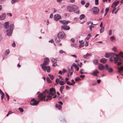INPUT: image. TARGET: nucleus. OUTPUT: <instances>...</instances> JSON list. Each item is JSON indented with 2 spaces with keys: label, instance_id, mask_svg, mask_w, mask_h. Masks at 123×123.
<instances>
[{
  "label": "nucleus",
  "instance_id": "nucleus-1",
  "mask_svg": "<svg viewBox=\"0 0 123 123\" xmlns=\"http://www.w3.org/2000/svg\"><path fill=\"white\" fill-rule=\"evenodd\" d=\"M49 91L47 90H45V91L43 92V93H40L38 96L39 99H40L42 101L44 100V101H46L45 98L46 97V95H44L48 93H49Z\"/></svg>",
  "mask_w": 123,
  "mask_h": 123
},
{
  "label": "nucleus",
  "instance_id": "nucleus-2",
  "mask_svg": "<svg viewBox=\"0 0 123 123\" xmlns=\"http://www.w3.org/2000/svg\"><path fill=\"white\" fill-rule=\"evenodd\" d=\"M113 53L114 55H111V57L110 58L109 60L110 61L112 62L113 60L114 61L115 58H116V57H114V55H115L116 57H118L119 55H120L122 58H123V53L122 52H120L118 54H116L114 53Z\"/></svg>",
  "mask_w": 123,
  "mask_h": 123
},
{
  "label": "nucleus",
  "instance_id": "nucleus-3",
  "mask_svg": "<svg viewBox=\"0 0 123 123\" xmlns=\"http://www.w3.org/2000/svg\"><path fill=\"white\" fill-rule=\"evenodd\" d=\"M13 26L14 25H11L10 26V29L7 30L6 32L7 36H10L11 35Z\"/></svg>",
  "mask_w": 123,
  "mask_h": 123
},
{
  "label": "nucleus",
  "instance_id": "nucleus-4",
  "mask_svg": "<svg viewBox=\"0 0 123 123\" xmlns=\"http://www.w3.org/2000/svg\"><path fill=\"white\" fill-rule=\"evenodd\" d=\"M47 65H42L41 66H42V68L43 69L45 72L46 70L48 73H49L50 71V67L49 66Z\"/></svg>",
  "mask_w": 123,
  "mask_h": 123
},
{
  "label": "nucleus",
  "instance_id": "nucleus-5",
  "mask_svg": "<svg viewBox=\"0 0 123 123\" xmlns=\"http://www.w3.org/2000/svg\"><path fill=\"white\" fill-rule=\"evenodd\" d=\"M49 94L51 95L52 96H54H54L56 97L57 95L55 94L56 91L55 89L54 88H51L49 89Z\"/></svg>",
  "mask_w": 123,
  "mask_h": 123
},
{
  "label": "nucleus",
  "instance_id": "nucleus-6",
  "mask_svg": "<svg viewBox=\"0 0 123 123\" xmlns=\"http://www.w3.org/2000/svg\"><path fill=\"white\" fill-rule=\"evenodd\" d=\"M58 37L59 38L64 39L66 37L65 34L64 32H60L58 34Z\"/></svg>",
  "mask_w": 123,
  "mask_h": 123
},
{
  "label": "nucleus",
  "instance_id": "nucleus-7",
  "mask_svg": "<svg viewBox=\"0 0 123 123\" xmlns=\"http://www.w3.org/2000/svg\"><path fill=\"white\" fill-rule=\"evenodd\" d=\"M49 60L48 58H44V62L43 63L41 64V66L47 65L49 64Z\"/></svg>",
  "mask_w": 123,
  "mask_h": 123
},
{
  "label": "nucleus",
  "instance_id": "nucleus-8",
  "mask_svg": "<svg viewBox=\"0 0 123 123\" xmlns=\"http://www.w3.org/2000/svg\"><path fill=\"white\" fill-rule=\"evenodd\" d=\"M93 13L94 14H98L99 12V9L98 7H95L92 8Z\"/></svg>",
  "mask_w": 123,
  "mask_h": 123
},
{
  "label": "nucleus",
  "instance_id": "nucleus-9",
  "mask_svg": "<svg viewBox=\"0 0 123 123\" xmlns=\"http://www.w3.org/2000/svg\"><path fill=\"white\" fill-rule=\"evenodd\" d=\"M30 104L33 106H36L38 105V103H37V101L35 100V98H33L31 99L30 102Z\"/></svg>",
  "mask_w": 123,
  "mask_h": 123
},
{
  "label": "nucleus",
  "instance_id": "nucleus-10",
  "mask_svg": "<svg viewBox=\"0 0 123 123\" xmlns=\"http://www.w3.org/2000/svg\"><path fill=\"white\" fill-rule=\"evenodd\" d=\"M67 10L70 12H72L73 11V5H71L68 6L66 7Z\"/></svg>",
  "mask_w": 123,
  "mask_h": 123
},
{
  "label": "nucleus",
  "instance_id": "nucleus-11",
  "mask_svg": "<svg viewBox=\"0 0 123 123\" xmlns=\"http://www.w3.org/2000/svg\"><path fill=\"white\" fill-rule=\"evenodd\" d=\"M54 19L56 21H58L61 18L60 15L59 14H55L54 16Z\"/></svg>",
  "mask_w": 123,
  "mask_h": 123
},
{
  "label": "nucleus",
  "instance_id": "nucleus-12",
  "mask_svg": "<svg viewBox=\"0 0 123 123\" xmlns=\"http://www.w3.org/2000/svg\"><path fill=\"white\" fill-rule=\"evenodd\" d=\"M105 67L106 70H108V72H109L110 73L113 72V69L111 68H109L108 65L107 64H106L105 65Z\"/></svg>",
  "mask_w": 123,
  "mask_h": 123
},
{
  "label": "nucleus",
  "instance_id": "nucleus-13",
  "mask_svg": "<svg viewBox=\"0 0 123 123\" xmlns=\"http://www.w3.org/2000/svg\"><path fill=\"white\" fill-rule=\"evenodd\" d=\"M59 21L60 23L63 25H67L68 23L70 22V21H67L65 20H60Z\"/></svg>",
  "mask_w": 123,
  "mask_h": 123
},
{
  "label": "nucleus",
  "instance_id": "nucleus-14",
  "mask_svg": "<svg viewBox=\"0 0 123 123\" xmlns=\"http://www.w3.org/2000/svg\"><path fill=\"white\" fill-rule=\"evenodd\" d=\"M119 55L118 57H117L116 58H115L114 63H116L118 61H121L122 60V59L119 57Z\"/></svg>",
  "mask_w": 123,
  "mask_h": 123
},
{
  "label": "nucleus",
  "instance_id": "nucleus-15",
  "mask_svg": "<svg viewBox=\"0 0 123 123\" xmlns=\"http://www.w3.org/2000/svg\"><path fill=\"white\" fill-rule=\"evenodd\" d=\"M61 28L63 29H64L66 30H68L70 29V27L68 26H64L62 25L61 26Z\"/></svg>",
  "mask_w": 123,
  "mask_h": 123
},
{
  "label": "nucleus",
  "instance_id": "nucleus-16",
  "mask_svg": "<svg viewBox=\"0 0 123 123\" xmlns=\"http://www.w3.org/2000/svg\"><path fill=\"white\" fill-rule=\"evenodd\" d=\"M98 68L100 70H102L104 69V66L103 64L99 63V64Z\"/></svg>",
  "mask_w": 123,
  "mask_h": 123
},
{
  "label": "nucleus",
  "instance_id": "nucleus-17",
  "mask_svg": "<svg viewBox=\"0 0 123 123\" xmlns=\"http://www.w3.org/2000/svg\"><path fill=\"white\" fill-rule=\"evenodd\" d=\"M119 3V1H118L117 2H114L113 3L111 6L113 8H114Z\"/></svg>",
  "mask_w": 123,
  "mask_h": 123
},
{
  "label": "nucleus",
  "instance_id": "nucleus-18",
  "mask_svg": "<svg viewBox=\"0 0 123 123\" xmlns=\"http://www.w3.org/2000/svg\"><path fill=\"white\" fill-rule=\"evenodd\" d=\"M99 74V72L97 70H96L95 71H93V73L92 74L96 76H98L97 74Z\"/></svg>",
  "mask_w": 123,
  "mask_h": 123
},
{
  "label": "nucleus",
  "instance_id": "nucleus-19",
  "mask_svg": "<svg viewBox=\"0 0 123 123\" xmlns=\"http://www.w3.org/2000/svg\"><path fill=\"white\" fill-rule=\"evenodd\" d=\"M107 61V60L106 59H105V58H103L101 59H100V62H101L103 63H105Z\"/></svg>",
  "mask_w": 123,
  "mask_h": 123
},
{
  "label": "nucleus",
  "instance_id": "nucleus-20",
  "mask_svg": "<svg viewBox=\"0 0 123 123\" xmlns=\"http://www.w3.org/2000/svg\"><path fill=\"white\" fill-rule=\"evenodd\" d=\"M73 10L74 12H75L77 10L78 8V7L75 5H73Z\"/></svg>",
  "mask_w": 123,
  "mask_h": 123
},
{
  "label": "nucleus",
  "instance_id": "nucleus-21",
  "mask_svg": "<svg viewBox=\"0 0 123 123\" xmlns=\"http://www.w3.org/2000/svg\"><path fill=\"white\" fill-rule=\"evenodd\" d=\"M117 68L118 70V73H120L123 71V66H122L120 68L117 67Z\"/></svg>",
  "mask_w": 123,
  "mask_h": 123
},
{
  "label": "nucleus",
  "instance_id": "nucleus-22",
  "mask_svg": "<svg viewBox=\"0 0 123 123\" xmlns=\"http://www.w3.org/2000/svg\"><path fill=\"white\" fill-rule=\"evenodd\" d=\"M6 15L5 14H3L0 16V20L4 19L5 18Z\"/></svg>",
  "mask_w": 123,
  "mask_h": 123
},
{
  "label": "nucleus",
  "instance_id": "nucleus-23",
  "mask_svg": "<svg viewBox=\"0 0 123 123\" xmlns=\"http://www.w3.org/2000/svg\"><path fill=\"white\" fill-rule=\"evenodd\" d=\"M55 107L56 108H58V109L59 110H61L62 109V106L60 105H58L56 104L55 105Z\"/></svg>",
  "mask_w": 123,
  "mask_h": 123
},
{
  "label": "nucleus",
  "instance_id": "nucleus-24",
  "mask_svg": "<svg viewBox=\"0 0 123 123\" xmlns=\"http://www.w3.org/2000/svg\"><path fill=\"white\" fill-rule=\"evenodd\" d=\"M9 26V23L8 22H6L5 23V28L6 29H7Z\"/></svg>",
  "mask_w": 123,
  "mask_h": 123
},
{
  "label": "nucleus",
  "instance_id": "nucleus-25",
  "mask_svg": "<svg viewBox=\"0 0 123 123\" xmlns=\"http://www.w3.org/2000/svg\"><path fill=\"white\" fill-rule=\"evenodd\" d=\"M114 54L113 53H106L105 54V57L106 58H108L111 55H114Z\"/></svg>",
  "mask_w": 123,
  "mask_h": 123
},
{
  "label": "nucleus",
  "instance_id": "nucleus-26",
  "mask_svg": "<svg viewBox=\"0 0 123 123\" xmlns=\"http://www.w3.org/2000/svg\"><path fill=\"white\" fill-rule=\"evenodd\" d=\"M91 54H88L87 53L86 55H84L83 56L85 58H88V57L89 56H91Z\"/></svg>",
  "mask_w": 123,
  "mask_h": 123
},
{
  "label": "nucleus",
  "instance_id": "nucleus-27",
  "mask_svg": "<svg viewBox=\"0 0 123 123\" xmlns=\"http://www.w3.org/2000/svg\"><path fill=\"white\" fill-rule=\"evenodd\" d=\"M73 66L74 67L76 68L77 69V70L78 71L79 70V67L77 66L76 64H73Z\"/></svg>",
  "mask_w": 123,
  "mask_h": 123
},
{
  "label": "nucleus",
  "instance_id": "nucleus-28",
  "mask_svg": "<svg viewBox=\"0 0 123 123\" xmlns=\"http://www.w3.org/2000/svg\"><path fill=\"white\" fill-rule=\"evenodd\" d=\"M93 61L94 63L95 64H97L98 62V60L97 59H94L93 60Z\"/></svg>",
  "mask_w": 123,
  "mask_h": 123
},
{
  "label": "nucleus",
  "instance_id": "nucleus-29",
  "mask_svg": "<svg viewBox=\"0 0 123 123\" xmlns=\"http://www.w3.org/2000/svg\"><path fill=\"white\" fill-rule=\"evenodd\" d=\"M64 88V86H62L60 87V91L62 93V91L63 89Z\"/></svg>",
  "mask_w": 123,
  "mask_h": 123
},
{
  "label": "nucleus",
  "instance_id": "nucleus-30",
  "mask_svg": "<svg viewBox=\"0 0 123 123\" xmlns=\"http://www.w3.org/2000/svg\"><path fill=\"white\" fill-rule=\"evenodd\" d=\"M84 71V70L83 69H80V74H87V72H84L83 71Z\"/></svg>",
  "mask_w": 123,
  "mask_h": 123
},
{
  "label": "nucleus",
  "instance_id": "nucleus-31",
  "mask_svg": "<svg viewBox=\"0 0 123 123\" xmlns=\"http://www.w3.org/2000/svg\"><path fill=\"white\" fill-rule=\"evenodd\" d=\"M54 60H52L51 61L53 63H56L57 59L56 58V59H54Z\"/></svg>",
  "mask_w": 123,
  "mask_h": 123
},
{
  "label": "nucleus",
  "instance_id": "nucleus-32",
  "mask_svg": "<svg viewBox=\"0 0 123 123\" xmlns=\"http://www.w3.org/2000/svg\"><path fill=\"white\" fill-rule=\"evenodd\" d=\"M49 76L52 80H53L54 78V76L51 74H49Z\"/></svg>",
  "mask_w": 123,
  "mask_h": 123
},
{
  "label": "nucleus",
  "instance_id": "nucleus-33",
  "mask_svg": "<svg viewBox=\"0 0 123 123\" xmlns=\"http://www.w3.org/2000/svg\"><path fill=\"white\" fill-rule=\"evenodd\" d=\"M85 17V15L84 14H82L80 17V19L81 20H82L83 18Z\"/></svg>",
  "mask_w": 123,
  "mask_h": 123
},
{
  "label": "nucleus",
  "instance_id": "nucleus-34",
  "mask_svg": "<svg viewBox=\"0 0 123 123\" xmlns=\"http://www.w3.org/2000/svg\"><path fill=\"white\" fill-rule=\"evenodd\" d=\"M47 82L49 83H50L51 82V81L50 80V79L49 77H47L46 78Z\"/></svg>",
  "mask_w": 123,
  "mask_h": 123
},
{
  "label": "nucleus",
  "instance_id": "nucleus-35",
  "mask_svg": "<svg viewBox=\"0 0 123 123\" xmlns=\"http://www.w3.org/2000/svg\"><path fill=\"white\" fill-rule=\"evenodd\" d=\"M104 27H102L101 28V29L100 30V33H103L104 31Z\"/></svg>",
  "mask_w": 123,
  "mask_h": 123
},
{
  "label": "nucleus",
  "instance_id": "nucleus-36",
  "mask_svg": "<svg viewBox=\"0 0 123 123\" xmlns=\"http://www.w3.org/2000/svg\"><path fill=\"white\" fill-rule=\"evenodd\" d=\"M47 98H48L49 100H51L52 98V97L51 96L49 95H48L47 96Z\"/></svg>",
  "mask_w": 123,
  "mask_h": 123
},
{
  "label": "nucleus",
  "instance_id": "nucleus-37",
  "mask_svg": "<svg viewBox=\"0 0 123 123\" xmlns=\"http://www.w3.org/2000/svg\"><path fill=\"white\" fill-rule=\"evenodd\" d=\"M59 83L61 85H64V83L62 81H60L59 82Z\"/></svg>",
  "mask_w": 123,
  "mask_h": 123
},
{
  "label": "nucleus",
  "instance_id": "nucleus-38",
  "mask_svg": "<svg viewBox=\"0 0 123 123\" xmlns=\"http://www.w3.org/2000/svg\"><path fill=\"white\" fill-rule=\"evenodd\" d=\"M75 80L76 81H77L79 80H80L81 79L79 77H77L75 79Z\"/></svg>",
  "mask_w": 123,
  "mask_h": 123
},
{
  "label": "nucleus",
  "instance_id": "nucleus-39",
  "mask_svg": "<svg viewBox=\"0 0 123 123\" xmlns=\"http://www.w3.org/2000/svg\"><path fill=\"white\" fill-rule=\"evenodd\" d=\"M73 72H72V70L71 69H70L69 71V73H68V76H69V73H70V75H71L72 74H73Z\"/></svg>",
  "mask_w": 123,
  "mask_h": 123
},
{
  "label": "nucleus",
  "instance_id": "nucleus-40",
  "mask_svg": "<svg viewBox=\"0 0 123 123\" xmlns=\"http://www.w3.org/2000/svg\"><path fill=\"white\" fill-rule=\"evenodd\" d=\"M67 84L68 85L71 86H73V84L72 83H70L69 81H67Z\"/></svg>",
  "mask_w": 123,
  "mask_h": 123
},
{
  "label": "nucleus",
  "instance_id": "nucleus-41",
  "mask_svg": "<svg viewBox=\"0 0 123 123\" xmlns=\"http://www.w3.org/2000/svg\"><path fill=\"white\" fill-rule=\"evenodd\" d=\"M84 45V43H82L81 44H80L79 47L80 48H81L83 47Z\"/></svg>",
  "mask_w": 123,
  "mask_h": 123
},
{
  "label": "nucleus",
  "instance_id": "nucleus-42",
  "mask_svg": "<svg viewBox=\"0 0 123 123\" xmlns=\"http://www.w3.org/2000/svg\"><path fill=\"white\" fill-rule=\"evenodd\" d=\"M55 41L57 43H59L60 42V40L59 39V38H56L55 39Z\"/></svg>",
  "mask_w": 123,
  "mask_h": 123
},
{
  "label": "nucleus",
  "instance_id": "nucleus-43",
  "mask_svg": "<svg viewBox=\"0 0 123 123\" xmlns=\"http://www.w3.org/2000/svg\"><path fill=\"white\" fill-rule=\"evenodd\" d=\"M18 109L21 112H23L24 111V110L22 108L19 107V108Z\"/></svg>",
  "mask_w": 123,
  "mask_h": 123
},
{
  "label": "nucleus",
  "instance_id": "nucleus-44",
  "mask_svg": "<svg viewBox=\"0 0 123 123\" xmlns=\"http://www.w3.org/2000/svg\"><path fill=\"white\" fill-rule=\"evenodd\" d=\"M59 81H60L59 79L57 78L56 79V81H55V82L56 83L58 84L59 83Z\"/></svg>",
  "mask_w": 123,
  "mask_h": 123
},
{
  "label": "nucleus",
  "instance_id": "nucleus-45",
  "mask_svg": "<svg viewBox=\"0 0 123 123\" xmlns=\"http://www.w3.org/2000/svg\"><path fill=\"white\" fill-rule=\"evenodd\" d=\"M110 39L111 41H112L114 40L115 39V38L114 37L112 36L110 37Z\"/></svg>",
  "mask_w": 123,
  "mask_h": 123
},
{
  "label": "nucleus",
  "instance_id": "nucleus-46",
  "mask_svg": "<svg viewBox=\"0 0 123 123\" xmlns=\"http://www.w3.org/2000/svg\"><path fill=\"white\" fill-rule=\"evenodd\" d=\"M91 37V34H88V35L87 36V37H86V39L87 40H88L89 39V38H90Z\"/></svg>",
  "mask_w": 123,
  "mask_h": 123
},
{
  "label": "nucleus",
  "instance_id": "nucleus-47",
  "mask_svg": "<svg viewBox=\"0 0 123 123\" xmlns=\"http://www.w3.org/2000/svg\"><path fill=\"white\" fill-rule=\"evenodd\" d=\"M117 48L115 47H114L112 49V50L114 51L115 52L116 51Z\"/></svg>",
  "mask_w": 123,
  "mask_h": 123
},
{
  "label": "nucleus",
  "instance_id": "nucleus-48",
  "mask_svg": "<svg viewBox=\"0 0 123 123\" xmlns=\"http://www.w3.org/2000/svg\"><path fill=\"white\" fill-rule=\"evenodd\" d=\"M94 26L93 25H90V30L92 31V28L94 27Z\"/></svg>",
  "mask_w": 123,
  "mask_h": 123
},
{
  "label": "nucleus",
  "instance_id": "nucleus-49",
  "mask_svg": "<svg viewBox=\"0 0 123 123\" xmlns=\"http://www.w3.org/2000/svg\"><path fill=\"white\" fill-rule=\"evenodd\" d=\"M112 31L111 30H110L109 31L108 34L110 36L112 34Z\"/></svg>",
  "mask_w": 123,
  "mask_h": 123
},
{
  "label": "nucleus",
  "instance_id": "nucleus-50",
  "mask_svg": "<svg viewBox=\"0 0 123 123\" xmlns=\"http://www.w3.org/2000/svg\"><path fill=\"white\" fill-rule=\"evenodd\" d=\"M10 52V51L8 49L6 50L5 51V53L6 54H7V55H8Z\"/></svg>",
  "mask_w": 123,
  "mask_h": 123
},
{
  "label": "nucleus",
  "instance_id": "nucleus-51",
  "mask_svg": "<svg viewBox=\"0 0 123 123\" xmlns=\"http://www.w3.org/2000/svg\"><path fill=\"white\" fill-rule=\"evenodd\" d=\"M95 4L96 5H98V0H95Z\"/></svg>",
  "mask_w": 123,
  "mask_h": 123
},
{
  "label": "nucleus",
  "instance_id": "nucleus-52",
  "mask_svg": "<svg viewBox=\"0 0 123 123\" xmlns=\"http://www.w3.org/2000/svg\"><path fill=\"white\" fill-rule=\"evenodd\" d=\"M59 53L61 54H62L63 53H66L64 51H62V50H61L59 51Z\"/></svg>",
  "mask_w": 123,
  "mask_h": 123
},
{
  "label": "nucleus",
  "instance_id": "nucleus-53",
  "mask_svg": "<svg viewBox=\"0 0 123 123\" xmlns=\"http://www.w3.org/2000/svg\"><path fill=\"white\" fill-rule=\"evenodd\" d=\"M89 5V3H87L85 5V6L86 7H88Z\"/></svg>",
  "mask_w": 123,
  "mask_h": 123
},
{
  "label": "nucleus",
  "instance_id": "nucleus-54",
  "mask_svg": "<svg viewBox=\"0 0 123 123\" xmlns=\"http://www.w3.org/2000/svg\"><path fill=\"white\" fill-rule=\"evenodd\" d=\"M1 95H2V96H1V100H2L3 99V98H4V97L5 94H2Z\"/></svg>",
  "mask_w": 123,
  "mask_h": 123
},
{
  "label": "nucleus",
  "instance_id": "nucleus-55",
  "mask_svg": "<svg viewBox=\"0 0 123 123\" xmlns=\"http://www.w3.org/2000/svg\"><path fill=\"white\" fill-rule=\"evenodd\" d=\"M12 46L13 47H15V46H16V44L14 42H13V43H12Z\"/></svg>",
  "mask_w": 123,
  "mask_h": 123
},
{
  "label": "nucleus",
  "instance_id": "nucleus-56",
  "mask_svg": "<svg viewBox=\"0 0 123 123\" xmlns=\"http://www.w3.org/2000/svg\"><path fill=\"white\" fill-rule=\"evenodd\" d=\"M18 1V0H12L11 2L12 3H13V2H15L16 1Z\"/></svg>",
  "mask_w": 123,
  "mask_h": 123
},
{
  "label": "nucleus",
  "instance_id": "nucleus-57",
  "mask_svg": "<svg viewBox=\"0 0 123 123\" xmlns=\"http://www.w3.org/2000/svg\"><path fill=\"white\" fill-rule=\"evenodd\" d=\"M81 3L82 5H84L85 3V1L84 0H82L81 1Z\"/></svg>",
  "mask_w": 123,
  "mask_h": 123
},
{
  "label": "nucleus",
  "instance_id": "nucleus-58",
  "mask_svg": "<svg viewBox=\"0 0 123 123\" xmlns=\"http://www.w3.org/2000/svg\"><path fill=\"white\" fill-rule=\"evenodd\" d=\"M109 9L108 8H106L105 9V12L107 13L109 10Z\"/></svg>",
  "mask_w": 123,
  "mask_h": 123
},
{
  "label": "nucleus",
  "instance_id": "nucleus-59",
  "mask_svg": "<svg viewBox=\"0 0 123 123\" xmlns=\"http://www.w3.org/2000/svg\"><path fill=\"white\" fill-rule=\"evenodd\" d=\"M67 72L66 70H65V69H63L62 72V73H63V74L65 72Z\"/></svg>",
  "mask_w": 123,
  "mask_h": 123
},
{
  "label": "nucleus",
  "instance_id": "nucleus-60",
  "mask_svg": "<svg viewBox=\"0 0 123 123\" xmlns=\"http://www.w3.org/2000/svg\"><path fill=\"white\" fill-rule=\"evenodd\" d=\"M71 41L73 43H74L75 42V40L74 38H72L71 39Z\"/></svg>",
  "mask_w": 123,
  "mask_h": 123
},
{
  "label": "nucleus",
  "instance_id": "nucleus-61",
  "mask_svg": "<svg viewBox=\"0 0 123 123\" xmlns=\"http://www.w3.org/2000/svg\"><path fill=\"white\" fill-rule=\"evenodd\" d=\"M122 63V62H117V65L118 66H119Z\"/></svg>",
  "mask_w": 123,
  "mask_h": 123
},
{
  "label": "nucleus",
  "instance_id": "nucleus-62",
  "mask_svg": "<svg viewBox=\"0 0 123 123\" xmlns=\"http://www.w3.org/2000/svg\"><path fill=\"white\" fill-rule=\"evenodd\" d=\"M2 39V37L1 35L0 34V41H1Z\"/></svg>",
  "mask_w": 123,
  "mask_h": 123
},
{
  "label": "nucleus",
  "instance_id": "nucleus-63",
  "mask_svg": "<svg viewBox=\"0 0 123 123\" xmlns=\"http://www.w3.org/2000/svg\"><path fill=\"white\" fill-rule=\"evenodd\" d=\"M71 81L73 82V83H72L73 84V85L75 84V82L74 81V80L73 79L71 80Z\"/></svg>",
  "mask_w": 123,
  "mask_h": 123
},
{
  "label": "nucleus",
  "instance_id": "nucleus-64",
  "mask_svg": "<svg viewBox=\"0 0 123 123\" xmlns=\"http://www.w3.org/2000/svg\"><path fill=\"white\" fill-rule=\"evenodd\" d=\"M80 77L83 78L84 77H85V76L84 75H80Z\"/></svg>",
  "mask_w": 123,
  "mask_h": 123
}]
</instances>
